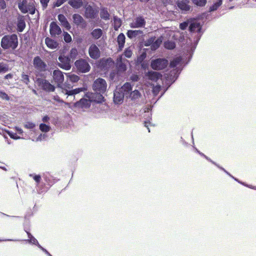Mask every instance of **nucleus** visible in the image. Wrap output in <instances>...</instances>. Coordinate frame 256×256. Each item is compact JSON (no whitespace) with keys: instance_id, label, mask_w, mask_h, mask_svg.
Masks as SVG:
<instances>
[{"instance_id":"nucleus-55","label":"nucleus","mask_w":256,"mask_h":256,"mask_svg":"<svg viewBox=\"0 0 256 256\" xmlns=\"http://www.w3.org/2000/svg\"><path fill=\"white\" fill-rule=\"evenodd\" d=\"M0 6L2 9L6 8V4L4 0H0Z\"/></svg>"},{"instance_id":"nucleus-63","label":"nucleus","mask_w":256,"mask_h":256,"mask_svg":"<svg viewBox=\"0 0 256 256\" xmlns=\"http://www.w3.org/2000/svg\"><path fill=\"white\" fill-rule=\"evenodd\" d=\"M147 124H148V123H147L146 122H144V126H145L146 127H147V128H148V132H150V130L149 128H148V125Z\"/></svg>"},{"instance_id":"nucleus-34","label":"nucleus","mask_w":256,"mask_h":256,"mask_svg":"<svg viewBox=\"0 0 256 256\" xmlns=\"http://www.w3.org/2000/svg\"><path fill=\"white\" fill-rule=\"evenodd\" d=\"M164 46L167 49L172 50L175 48L176 44L174 42L168 40L164 42Z\"/></svg>"},{"instance_id":"nucleus-58","label":"nucleus","mask_w":256,"mask_h":256,"mask_svg":"<svg viewBox=\"0 0 256 256\" xmlns=\"http://www.w3.org/2000/svg\"><path fill=\"white\" fill-rule=\"evenodd\" d=\"M53 99L59 102H62L63 101L58 96H54Z\"/></svg>"},{"instance_id":"nucleus-62","label":"nucleus","mask_w":256,"mask_h":256,"mask_svg":"<svg viewBox=\"0 0 256 256\" xmlns=\"http://www.w3.org/2000/svg\"><path fill=\"white\" fill-rule=\"evenodd\" d=\"M12 76L10 74H8L5 76V78L8 79L12 78Z\"/></svg>"},{"instance_id":"nucleus-33","label":"nucleus","mask_w":256,"mask_h":256,"mask_svg":"<svg viewBox=\"0 0 256 256\" xmlns=\"http://www.w3.org/2000/svg\"><path fill=\"white\" fill-rule=\"evenodd\" d=\"M26 27V24L24 20H18V30L19 32H22Z\"/></svg>"},{"instance_id":"nucleus-10","label":"nucleus","mask_w":256,"mask_h":256,"mask_svg":"<svg viewBox=\"0 0 256 256\" xmlns=\"http://www.w3.org/2000/svg\"><path fill=\"white\" fill-rule=\"evenodd\" d=\"M146 24L144 18L141 16L136 18L130 24V26L132 28H144Z\"/></svg>"},{"instance_id":"nucleus-24","label":"nucleus","mask_w":256,"mask_h":256,"mask_svg":"<svg viewBox=\"0 0 256 256\" xmlns=\"http://www.w3.org/2000/svg\"><path fill=\"white\" fill-rule=\"evenodd\" d=\"M82 0H69L68 4L74 8H79L82 5Z\"/></svg>"},{"instance_id":"nucleus-11","label":"nucleus","mask_w":256,"mask_h":256,"mask_svg":"<svg viewBox=\"0 0 256 256\" xmlns=\"http://www.w3.org/2000/svg\"><path fill=\"white\" fill-rule=\"evenodd\" d=\"M124 94L120 91L118 88H116L114 93V101L116 104H120L122 102Z\"/></svg>"},{"instance_id":"nucleus-19","label":"nucleus","mask_w":256,"mask_h":256,"mask_svg":"<svg viewBox=\"0 0 256 256\" xmlns=\"http://www.w3.org/2000/svg\"><path fill=\"white\" fill-rule=\"evenodd\" d=\"M96 12L90 6H88L86 8L85 16L87 18H94Z\"/></svg>"},{"instance_id":"nucleus-4","label":"nucleus","mask_w":256,"mask_h":256,"mask_svg":"<svg viewBox=\"0 0 256 256\" xmlns=\"http://www.w3.org/2000/svg\"><path fill=\"white\" fill-rule=\"evenodd\" d=\"M168 64V61L164 58H158L152 61L151 67L156 70L164 68Z\"/></svg>"},{"instance_id":"nucleus-36","label":"nucleus","mask_w":256,"mask_h":256,"mask_svg":"<svg viewBox=\"0 0 256 256\" xmlns=\"http://www.w3.org/2000/svg\"><path fill=\"white\" fill-rule=\"evenodd\" d=\"M134 48L132 46H130L126 48L124 52V55L128 58H130L132 54V50Z\"/></svg>"},{"instance_id":"nucleus-17","label":"nucleus","mask_w":256,"mask_h":256,"mask_svg":"<svg viewBox=\"0 0 256 256\" xmlns=\"http://www.w3.org/2000/svg\"><path fill=\"white\" fill-rule=\"evenodd\" d=\"M201 29V26L196 20L190 21V30L192 32H200Z\"/></svg>"},{"instance_id":"nucleus-57","label":"nucleus","mask_w":256,"mask_h":256,"mask_svg":"<svg viewBox=\"0 0 256 256\" xmlns=\"http://www.w3.org/2000/svg\"><path fill=\"white\" fill-rule=\"evenodd\" d=\"M138 77L137 75H132L130 76V80L134 82H136L138 80Z\"/></svg>"},{"instance_id":"nucleus-31","label":"nucleus","mask_w":256,"mask_h":256,"mask_svg":"<svg viewBox=\"0 0 256 256\" xmlns=\"http://www.w3.org/2000/svg\"><path fill=\"white\" fill-rule=\"evenodd\" d=\"M182 59L180 56L176 57L170 63L172 68H174L180 64Z\"/></svg>"},{"instance_id":"nucleus-5","label":"nucleus","mask_w":256,"mask_h":256,"mask_svg":"<svg viewBox=\"0 0 256 256\" xmlns=\"http://www.w3.org/2000/svg\"><path fill=\"white\" fill-rule=\"evenodd\" d=\"M74 64L77 69L82 72H86L90 70V66L86 60L80 59L77 60Z\"/></svg>"},{"instance_id":"nucleus-13","label":"nucleus","mask_w":256,"mask_h":256,"mask_svg":"<svg viewBox=\"0 0 256 256\" xmlns=\"http://www.w3.org/2000/svg\"><path fill=\"white\" fill-rule=\"evenodd\" d=\"M34 64L35 68L40 70L43 71L46 69V64L39 57H36L34 58Z\"/></svg>"},{"instance_id":"nucleus-49","label":"nucleus","mask_w":256,"mask_h":256,"mask_svg":"<svg viewBox=\"0 0 256 256\" xmlns=\"http://www.w3.org/2000/svg\"><path fill=\"white\" fill-rule=\"evenodd\" d=\"M46 135L45 134H40L39 135V136L36 138V139L34 138H32V141H36V142H38V141H40V140H44L46 138Z\"/></svg>"},{"instance_id":"nucleus-30","label":"nucleus","mask_w":256,"mask_h":256,"mask_svg":"<svg viewBox=\"0 0 256 256\" xmlns=\"http://www.w3.org/2000/svg\"><path fill=\"white\" fill-rule=\"evenodd\" d=\"M114 26L116 30H117L122 25V21L120 18L114 16Z\"/></svg>"},{"instance_id":"nucleus-12","label":"nucleus","mask_w":256,"mask_h":256,"mask_svg":"<svg viewBox=\"0 0 256 256\" xmlns=\"http://www.w3.org/2000/svg\"><path fill=\"white\" fill-rule=\"evenodd\" d=\"M50 31L52 36L58 35L62 32L60 28L55 22H51Z\"/></svg>"},{"instance_id":"nucleus-32","label":"nucleus","mask_w":256,"mask_h":256,"mask_svg":"<svg viewBox=\"0 0 256 256\" xmlns=\"http://www.w3.org/2000/svg\"><path fill=\"white\" fill-rule=\"evenodd\" d=\"M129 96L132 100H136L140 96V94L138 90H134L130 92Z\"/></svg>"},{"instance_id":"nucleus-7","label":"nucleus","mask_w":256,"mask_h":256,"mask_svg":"<svg viewBox=\"0 0 256 256\" xmlns=\"http://www.w3.org/2000/svg\"><path fill=\"white\" fill-rule=\"evenodd\" d=\"M52 78L54 82L57 84L58 87H62V84L64 80V76L62 72L59 70H54L53 72Z\"/></svg>"},{"instance_id":"nucleus-51","label":"nucleus","mask_w":256,"mask_h":256,"mask_svg":"<svg viewBox=\"0 0 256 256\" xmlns=\"http://www.w3.org/2000/svg\"><path fill=\"white\" fill-rule=\"evenodd\" d=\"M0 98H2L4 99V100H9V97L8 96V94L2 92V91H0Z\"/></svg>"},{"instance_id":"nucleus-56","label":"nucleus","mask_w":256,"mask_h":256,"mask_svg":"<svg viewBox=\"0 0 256 256\" xmlns=\"http://www.w3.org/2000/svg\"><path fill=\"white\" fill-rule=\"evenodd\" d=\"M33 178L36 182H39L41 179V177L40 175H35L33 176Z\"/></svg>"},{"instance_id":"nucleus-29","label":"nucleus","mask_w":256,"mask_h":256,"mask_svg":"<svg viewBox=\"0 0 256 256\" xmlns=\"http://www.w3.org/2000/svg\"><path fill=\"white\" fill-rule=\"evenodd\" d=\"M100 16L102 18L107 20L109 19L110 14L106 8H103L101 10Z\"/></svg>"},{"instance_id":"nucleus-54","label":"nucleus","mask_w":256,"mask_h":256,"mask_svg":"<svg viewBox=\"0 0 256 256\" xmlns=\"http://www.w3.org/2000/svg\"><path fill=\"white\" fill-rule=\"evenodd\" d=\"M40 3L44 9L46 8L48 4L50 2V0H40Z\"/></svg>"},{"instance_id":"nucleus-15","label":"nucleus","mask_w":256,"mask_h":256,"mask_svg":"<svg viewBox=\"0 0 256 256\" xmlns=\"http://www.w3.org/2000/svg\"><path fill=\"white\" fill-rule=\"evenodd\" d=\"M189 0H180L178 2V7L182 10L188 11L190 10V6L188 5Z\"/></svg>"},{"instance_id":"nucleus-2","label":"nucleus","mask_w":256,"mask_h":256,"mask_svg":"<svg viewBox=\"0 0 256 256\" xmlns=\"http://www.w3.org/2000/svg\"><path fill=\"white\" fill-rule=\"evenodd\" d=\"M18 40L16 34L6 36L2 38L1 42V46L4 49L12 48H16L18 46Z\"/></svg>"},{"instance_id":"nucleus-40","label":"nucleus","mask_w":256,"mask_h":256,"mask_svg":"<svg viewBox=\"0 0 256 256\" xmlns=\"http://www.w3.org/2000/svg\"><path fill=\"white\" fill-rule=\"evenodd\" d=\"M8 70V66L3 62L0 63V73L6 72Z\"/></svg>"},{"instance_id":"nucleus-47","label":"nucleus","mask_w":256,"mask_h":256,"mask_svg":"<svg viewBox=\"0 0 256 256\" xmlns=\"http://www.w3.org/2000/svg\"><path fill=\"white\" fill-rule=\"evenodd\" d=\"M190 21L188 20L186 22L181 23L180 24V29H182V30H185L187 28V26H188V24L190 25Z\"/></svg>"},{"instance_id":"nucleus-46","label":"nucleus","mask_w":256,"mask_h":256,"mask_svg":"<svg viewBox=\"0 0 256 256\" xmlns=\"http://www.w3.org/2000/svg\"><path fill=\"white\" fill-rule=\"evenodd\" d=\"M18 8L24 13L27 12L26 8L23 2H20L18 4Z\"/></svg>"},{"instance_id":"nucleus-59","label":"nucleus","mask_w":256,"mask_h":256,"mask_svg":"<svg viewBox=\"0 0 256 256\" xmlns=\"http://www.w3.org/2000/svg\"><path fill=\"white\" fill-rule=\"evenodd\" d=\"M50 120V118L48 116H45L42 118V121L44 122H48Z\"/></svg>"},{"instance_id":"nucleus-61","label":"nucleus","mask_w":256,"mask_h":256,"mask_svg":"<svg viewBox=\"0 0 256 256\" xmlns=\"http://www.w3.org/2000/svg\"><path fill=\"white\" fill-rule=\"evenodd\" d=\"M38 248H40L43 252H44L46 254H48V252L42 248L40 245H38Z\"/></svg>"},{"instance_id":"nucleus-20","label":"nucleus","mask_w":256,"mask_h":256,"mask_svg":"<svg viewBox=\"0 0 256 256\" xmlns=\"http://www.w3.org/2000/svg\"><path fill=\"white\" fill-rule=\"evenodd\" d=\"M45 43L48 48L52 50L56 48L58 46V44L56 41L49 38H46L45 39Z\"/></svg>"},{"instance_id":"nucleus-16","label":"nucleus","mask_w":256,"mask_h":256,"mask_svg":"<svg viewBox=\"0 0 256 256\" xmlns=\"http://www.w3.org/2000/svg\"><path fill=\"white\" fill-rule=\"evenodd\" d=\"M127 36L130 38L140 37L143 34V32L140 30H128L126 33Z\"/></svg>"},{"instance_id":"nucleus-39","label":"nucleus","mask_w":256,"mask_h":256,"mask_svg":"<svg viewBox=\"0 0 256 256\" xmlns=\"http://www.w3.org/2000/svg\"><path fill=\"white\" fill-rule=\"evenodd\" d=\"M192 2L199 6H205L206 2V0H192Z\"/></svg>"},{"instance_id":"nucleus-35","label":"nucleus","mask_w":256,"mask_h":256,"mask_svg":"<svg viewBox=\"0 0 256 256\" xmlns=\"http://www.w3.org/2000/svg\"><path fill=\"white\" fill-rule=\"evenodd\" d=\"M28 240H26V242H28L30 243L36 244L38 246L40 245L38 240L30 233L28 232Z\"/></svg>"},{"instance_id":"nucleus-25","label":"nucleus","mask_w":256,"mask_h":256,"mask_svg":"<svg viewBox=\"0 0 256 256\" xmlns=\"http://www.w3.org/2000/svg\"><path fill=\"white\" fill-rule=\"evenodd\" d=\"M74 22L77 26L84 24V20L82 17L78 14H74L72 16Z\"/></svg>"},{"instance_id":"nucleus-53","label":"nucleus","mask_w":256,"mask_h":256,"mask_svg":"<svg viewBox=\"0 0 256 256\" xmlns=\"http://www.w3.org/2000/svg\"><path fill=\"white\" fill-rule=\"evenodd\" d=\"M155 40V38H151L150 39H148V40L146 42L145 45L146 46H152V44L154 43V41Z\"/></svg>"},{"instance_id":"nucleus-1","label":"nucleus","mask_w":256,"mask_h":256,"mask_svg":"<svg viewBox=\"0 0 256 256\" xmlns=\"http://www.w3.org/2000/svg\"><path fill=\"white\" fill-rule=\"evenodd\" d=\"M104 97L100 94H93L92 92H88L86 94V98H82L79 102L74 104L76 107L82 108H88L90 105V102H102L104 101Z\"/></svg>"},{"instance_id":"nucleus-22","label":"nucleus","mask_w":256,"mask_h":256,"mask_svg":"<svg viewBox=\"0 0 256 256\" xmlns=\"http://www.w3.org/2000/svg\"><path fill=\"white\" fill-rule=\"evenodd\" d=\"M116 64L118 67V70L124 72L126 70V67L125 64L122 62V56H119L116 60Z\"/></svg>"},{"instance_id":"nucleus-21","label":"nucleus","mask_w":256,"mask_h":256,"mask_svg":"<svg viewBox=\"0 0 256 256\" xmlns=\"http://www.w3.org/2000/svg\"><path fill=\"white\" fill-rule=\"evenodd\" d=\"M124 96H127L132 90V87L130 83H126L121 88H118Z\"/></svg>"},{"instance_id":"nucleus-64","label":"nucleus","mask_w":256,"mask_h":256,"mask_svg":"<svg viewBox=\"0 0 256 256\" xmlns=\"http://www.w3.org/2000/svg\"><path fill=\"white\" fill-rule=\"evenodd\" d=\"M107 61H108V62H110L113 63V62H112V60L110 58V59H108V60H107Z\"/></svg>"},{"instance_id":"nucleus-44","label":"nucleus","mask_w":256,"mask_h":256,"mask_svg":"<svg viewBox=\"0 0 256 256\" xmlns=\"http://www.w3.org/2000/svg\"><path fill=\"white\" fill-rule=\"evenodd\" d=\"M222 4V0H219V1L216 3H215L210 8V11H213L216 10Z\"/></svg>"},{"instance_id":"nucleus-52","label":"nucleus","mask_w":256,"mask_h":256,"mask_svg":"<svg viewBox=\"0 0 256 256\" xmlns=\"http://www.w3.org/2000/svg\"><path fill=\"white\" fill-rule=\"evenodd\" d=\"M22 80L26 84H28L30 82L28 76L26 74H22Z\"/></svg>"},{"instance_id":"nucleus-9","label":"nucleus","mask_w":256,"mask_h":256,"mask_svg":"<svg viewBox=\"0 0 256 256\" xmlns=\"http://www.w3.org/2000/svg\"><path fill=\"white\" fill-rule=\"evenodd\" d=\"M88 54L90 57L96 60L100 56V50L95 44H92L88 48Z\"/></svg>"},{"instance_id":"nucleus-50","label":"nucleus","mask_w":256,"mask_h":256,"mask_svg":"<svg viewBox=\"0 0 256 256\" xmlns=\"http://www.w3.org/2000/svg\"><path fill=\"white\" fill-rule=\"evenodd\" d=\"M8 134L13 139L18 140L21 138L20 136H18L16 133L11 132H8Z\"/></svg>"},{"instance_id":"nucleus-18","label":"nucleus","mask_w":256,"mask_h":256,"mask_svg":"<svg viewBox=\"0 0 256 256\" xmlns=\"http://www.w3.org/2000/svg\"><path fill=\"white\" fill-rule=\"evenodd\" d=\"M58 20L60 22L62 26H64L67 30H69L71 26L64 15L62 14H58Z\"/></svg>"},{"instance_id":"nucleus-28","label":"nucleus","mask_w":256,"mask_h":256,"mask_svg":"<svg viewBox=\"0 0 256 256\" xmlns=\"http://www.w3.org/2000/svg\"><path fill=\"white\" fill-rule=\"evenodd\" d=\"M162 36H160L159 38H158L156 40H154V43L152 46V50H156V49H157L162 42Z\"/></svg>"},{"instance_id":"nucleus-60","label":"nucleus","mask_w":256,"mask_h":256,"mask_svg":"<svg viewBox=\"0 0 256 256\" xmlns=\"http://www.w3.org/2000/svg\"><path fill=\"white\" fill-rule=\"evenodd\" d=\"M16 130L18 132V134H22L23 133V130L21 128L18 127L15 128Z\"/></svg>"},{"instance_id":"nucleus-37","label":"nucleus","mask_w":256,"mask_h":256,"mask_svg":"<svg viewBox=\"0 0 256 256\" xmlns=\"http://www.w3.org/2000/svg\"><path fill=\"white\" fill-rule=\"evenodd\" d=\"M40 130L42 132H46L50 130V127L48 125L44 124H41L40 125Z\"/></svg>"},{"instance_id":"nucleus-14","label":"nucleus","mask_w":256,"mask_h":256,"mask_svg":"<svg viewBox=\"0 0 256 256\" xmlns=\"http://www.w3.org/2000/svg\"><path fill=\"white\" fill-rule=\"evenodd\" d=\"M145 76L152 81L156 82L160 78L161 75L158 72L150 71L146 73Z\"/></svg>"},{"instance_id":"nucleus-42","label":"nucleus","mask_w":256,"mask_h":256,"mask_svg":"<svg viewBox=\"0 0 256 256\" xmlns=\"http://www.w3.org/2000/svg\"><path fill=\"white\" fill-rule=\"evenodd\" d=\"M24 126L26 128L32 130L35 128L36 124L31 122H27L24 123Z\"/></svg>"},{"instance_id":"nucleus-8","label":"nucleus","mask_w":256,"mask_h":256,"mask_svg":"<svg viewBox=\"0 0 256 256\" xmlns=\"http://www.w3.org/2000/svg\"><path fill=\"white\" fill-rule=\"evenodd\" d=\"M37 83L42 90L46 92H54L55 90V87L46 80L38 78Z\"/></svg>"},{"instance_id":"nucleus-38","label":"nucleus","mask_w":256,"mask_h":256,"mask_svg":"<svg viewBox=\"0 0 256 256\" xmlns=\"http://www.w3.org/2000/svg\"><path fill=\"white\" fill-rule=\"evenodd\" d=\"M78 50L76 48H72L70 51V59H74L78 56Z\"/></svg>"},{"instance_id":"nucleus-23","label":"nucleus","mask_w":256,"mask_h":256,"mask_svg":"<svg viewBox=\"0 0 256 256\" xmlns=\"http://www.w3.org/2000/svg\"><path fill=\"white\" fill-rule=\"evenodd\" d=\"M103 32L100 28H96L90 33L92 38L94 40L100 38L102 35Z\"/></svg>"},{"instance_id":"nucleus-27","label":"nucleus","mask_w":256,"mask_h":256,"mask_svg":"<svg viewBox=\"0 0 256 256\" xmlns=\"http://www.w3.org/2000/svg\"><path fill=\"white\" fill-rule=\"evenodd\" d=\"M125 36L122 33L120 34L118 36L117 42L118 44L119 48L120 50H122L124 46L125 43Z\"/></svg>"},{"instance_id":"nucleus-26","label":"nucleus","mask_w":256,"mask_h":256,"mask_svg":"<svg viewBox=\"0 0 256 256\" xmlns=\"http://www.w3.org/2000/svg\"><path fill=\"white\" fill-rule=\"evenodd\" d=\"M84 90V88H78L71 90H68L66 89H63L62 92L66 94H68V96H71L77 94L80 92L83 91Z\"/></svg>"},{"instance_id":"nucleus-6","label":"nucleus","mask_w":256,"mask_h":256,"mask_svg":"<svg viewBox=\"0 0 256 256\" xmlns=\"http://www.w3.org/2000/svg\"><path fill=\"white\" fill-rule=\"evenodd\" d=\"M58 66L65 70H69L71 68L70 60L68 56L61 54L58 57Z\"/></svg>"},{"instance_id":"nucleus-43","label":"nucleus","mask_w":256,"mask_h":256,"mask_svg":"<svg viewBox=\"0 0 256 256\" xmlns=\"http://www.w3.org/2000/svg\"><path fill=\"white\" fill-rule=\"evenodd\" d=\"M64 39L66 42H70L72 41L70 35L66 32H64Z\"/></svg>"},{"instance_id":"nucleus-3","label":"nucleus","mask_w":256,"mask_h":256,"mask_svg":"<svg viewBox=\"0 0 256 256\" xmlns=\"http://www.w3.org/2000/svg\"><path fill=\"white\" fill-rule=\"evenodd\" d=\"M106 81L101 78H97L94 81L92 85V88L96 92L93 94H100L102 96V94L106 92Z\"/></svg>"},{"instance_id":"nucleus-41","label":"nucleus","mask_w":256,"mask_h":256,"mask_svg":"<svg viewBox=\"0 0 256 256\" xmlns=\"http://www.w3.org/2000/svg\"><path fill=\"white\" fill-rule=\"evenodd\" d=\"M67 76L69 78L70 80L72 82H78L79 80V77L78 76L75 75L74 74H68Z\"/></svg>"},{"instance_id":"nucleus-45","label":"nucleus","mask_w":256,"mask_h":256,"mask_svg":"<svg viewBox=\"0 0 256 256\" xmlns=\"http://www.w3.org/2000/svg\"><path fill=\"white\" fill-rule=\"evenodd\" d=\"M160 89V86L158 85H156V86H154L152 88V92L154 96H156L158 94Z\"/></svg>"},{"instance_id":"nucleus-48","label":"nucleus","mask_w":256,"mask_h":256,"mask_svg":"<svg viewBox=\"0 0 256 256\" xmlns=\"http://www.w3.org/2000/svg\"><path fill=\"white\" fill-rule=\"evenodd\" d=\"M68 0H57L54 4V7H59L64 2H66Z\"/></svg>"}]
</instances>
